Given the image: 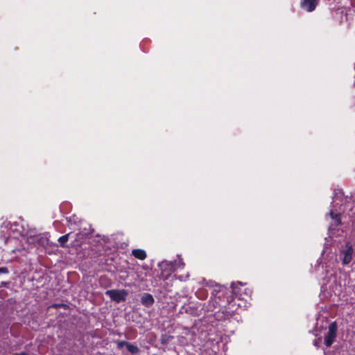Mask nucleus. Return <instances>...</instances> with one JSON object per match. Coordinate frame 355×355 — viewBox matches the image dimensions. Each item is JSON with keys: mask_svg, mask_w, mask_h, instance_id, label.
I'll return each mask as SVG.
<instances>
[{"mask_svg": "<svg viewBox=\"0 0 355 355\" xmlns=\"http://www.w3.org/2000/svg\"><path fill=\"white\" fill-rule=\"evenodd\" d=\"M225 291L220 287L218 288H214L212 292V295L214 297H211V300L210 301L212 303L214 309H216L218 306L220 308H225L227 304L230 303V297H225L223 296Z\"/></svg>", "mask_w": 355, "mask_h": 355, "instance_id": "obj_1", "label": "nucleus"}, {"mask_svg": "<svg viewBox=\"0 0 355 355\" xmlns=\"http://www.w3.org/2000/svg\"><path fill=\"white\" fill-rule=\"evenodd\" d=\"M27 242L37 247H46L50 244L48 234H34L31 231L27 236Z\"/></svg>", "mask_w": 355, "mask_h": 355, "instance_id": "obj_2", "label": "nucleus"}, {"mask_svg": "<svg viewBox=\"0 0 355 355\" xmlns=\"http://www.w3.org/2000/svg\"><path fill=\"white\" fill-rule=\"evenodd\" d=\"M354 253V248L351 243L346 242L340 250V259L343 265L349 264L352 259Z\"/></svg>", "mask_w": 355, "mask_h": 355, "instance_id": "obj_3", "label": "nucleus"}, {"mask_svg": "<svg viewBox=\"0 0 355 355\" xmlns=\"http://www.w3.org/2000/svg\"><path fill=\"white\" fill-rule=\"evenodd\" d=\"M105 295L109 296L112 301L119 303L125 301L128 292L124 289H112L106 291Z\"/></svg>", "mask_w": 355, "mask_h": 355, "instance_id": "obj_4", "label": "nucleus"}, {"mask_svg": "<svg viewBox=\"0 0 355 355\" xmlns=\"http://www.w3.org/2000/svg\"><path fill=\"white\" fill-rule=\"evenodd\" d=\"M9 231L10 234H12L14 237H27L31 232L27 230L22 224L17 222H15L10 225Z\"/></svg>", "mask_w": 355, "mask_h": 355, "instance_id": "obj_5", "label": "nucleus"}, {"mask_svg": "<svg viewBox=\"0 0 355 355\" xmlns=\"http://www.w3.org/2000/svg\"><path fill=\"white\" fill-rule=\"evenodd\" d=\"M337 324L336 322H331L328 327V331L324 336V344L327 347H330L334 342L337 336Z\"/></svg>", "mask_w": 355, "mask_h": 355, "instance_id": "obj_6", "label": "nucleus"}, {"mask_svg": "<svg viewBox=\"0 0 355 355\" xmlns=\"http://www.w3.org/2000/svg\"><path fill=\"white\" fill-rule=\"evenodd\" d=\"M327 216H329L332 220V223L329 227V237H333L335 235L334 231L336 230V227L341 224L340 214L335 213L331 210L329 211Z\"/></svg>", "mask_w": 355, "mask_h": 355, "instance_id": "obj_7", "label": "nucleus"}, {"mask_svg": "<svg viewBox=\"0 0 355 355\" xmlns=\"http://www.w3.org/2000/svg\"><path fill=\"white\" fill-rule=\"evenodd\" d=\"M318 1L319 0H302L300 6L307 12H312L315 9Z\"/></svg>", "mask_w": 355, "mask_h": 355, "instance_id": "obj_8", "label": "nucleus"}, {"mask_svg": "<svg viewBox=\"0 0 355 355\" xmlns=\"http://www.w3.org/2000/svg\"><path fill=\"white\" fill-rule=\"evenodd\" d=\"M155 302L153 296L150 293H143L141 297V303L146 307H150Z\"/></svg>", "mask_w": 355, "mask_h": 355, "instance_id": "obj_9", "label": "nucleus"}, {"mask_svg": "<svg viewBox=\"0 0 355 355\" xmlns=\"http://www.w3.org/2000/svg\"><path fill=\"white\" fill-rule=\"evenodd\" d=\"M158 266L162 270H168V272L173 271L176 270L177 268V262H168L167 261H163L161 263H159Z\"/></svg>", "mask_w": 355, "mask_h": 355, "instance_id": "obj_10", "label": "nucleus"}, {"mask_svg": "<svg viewBox=\"0 0 355 355\" xmlns=\"http://www.w3.org/2000/svg\"><path fill=\"white\" fill-rule=\"evenodd\" d=\"M242 286L243 284L240 282L237 283H232L231 285L232 288V294L233 296L238 297L239 299L241 298V293H240V288L239 286Z\"/></svg>", "mask_w": 355, "mask_h": 355, "instance_id": "obj_11", "label": "nucleus"}, {"mask_svg": "<svg viewBox=\"0 0 355 355\" xmlns=\"http://www.w3.org/2000/svg\"><path fill=\"white\" fill-rule=\"evenodd\" d=\"M132 254L137 259L144 260L146 258V253L144 250L135 249L132 251Z\"/></svg>", "mask_w": 355, "mask_h": 355, "instance_id": "obj_12", "label": "nucleus"}, {"mask_svg": "<svg viewBox=\"0 0 355 355\" xmlns=\"http://www.w3.org/2000/svg\"><path fill=\"white\" fill-rule=\"evenodd\" d=\"M70 234L71 233L66 234L58 239V242L60 243L61 247H66V243L69 240Z\"/></svg>", "mask_w": 355, "mask_h": 355, "instance_id": "obj_13", "label": "nucleus"}, {"mask_svg": "<svg viewBox=\"0 0 355 355\" xmlns=\"http://www.w3.org/2000/svg\"><path fill=\"white\" fill-rule=\"evenodd\" d=\"M127 349L128 352H130L132 354H137L139 353V349L137 346L134 345L132 344L128 343L127 345Z\"/></svg>", "mask_w": 355, "mask_h": 355, "instance_id": "obj_14", "label": "nucleus"}, {"mask_svg": "<svg viewBox=\"0 0 355 355\" xmlns=\"http://www.w3.org/2000/svg\"><path fill=\"white\" fill-rule=\"evenodd\" d=\"M117 346L119 349L123 348L124 346L127 347V345L128 344V342L125 340H119L116 342Z\"/></svg>", "mask_w": 355, "mask_h": 355, "instance_id": "obj_15", "label": "nucleus"}, {"mask_svg": "<svg viewBox=\"0 0 355 355\" xmlns=\"http://www.w3.org/2000/svg\"><path fill=\"white\" fill-rule=\"evenodd\" d=\"M8 273V269L6 267H1L0 268V274H7Z\"/></svg>", "mask_w": 355, "mask_h": 355, "instance_id": "obj_16", "label": "nucleus"}, {"mask_svg": "<svg viewBox=\"0 0 355 355\" xmlns=\"http://www.w3.org/2000/svg\"><path fill=\"white\" fill-rule=\"evenodd\" d=\"M178 266H181V267L184 266V263L181 260L179 261V262H178Z\"/></svg>", "mask_w": 355, "mask_h": 355, "instance_id": "obj_17", "label": "nucleus"}, {"mask_svg": "<svg viewBox=\"0 0 355 355\" xmlns=\"http://www.w3.org/2000/svg\"><path fill=\"white\" fill-rule=\"evenodd\" d=\"M17 355H27V353H26V352H21V353L17 354Z\"/></svg>", "mask_w": 355, "mask_h": 355, "instance_id": "obj_18", "label": "nucleus"}, {"mask_svg": "<svg viewBox=\"0 0 355 355\" xmlns=\"http://www.w3.org/2000/svg\"><path fill=\"white\" fill-rule=\"evenodd\" d=\"M245 293L246 295H248V294H250V291H247V290L245 289Z\"/></svg>", "mask_w": 355, "mask_h": 355, "instance_id": "obj_19", "label": "nucleus"}, {"mask_svg": "<svg viewBox=\"0 0 355 355\" xmlns=\"http://www.w3.org/2000/svg\"><path fill=\"white\" fill-rule=\"evenodd\" d=\"M314 345H315L316 347H318V346H319V345H318V341H317V340H315V343H314Z\"/></svg>", "mask_w": 355, "mask_h": 355, "instance_id": "obj_20", "label": "nucleus"}, {"mask_svg": "<svg viewBox=\"0 0 355 355\" xmlns=\"http://www.w3.org/2000/svg\"><path fill=\"white\" fill-rule=\"evenodd\" d=\"M15 355H17V354H16Z\"/></svg>", "mask_w": 355, "mask_h": 355, "instance_id": "obj_21", "label": "nucleus"}]
</instances>
